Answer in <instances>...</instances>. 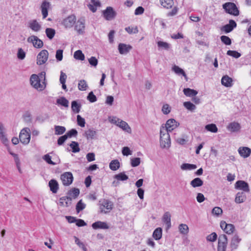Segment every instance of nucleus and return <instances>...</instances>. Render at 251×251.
Returning a JSON list of instances; mask_svg holds the SVG:
<instances>
[{"mask_svg": "<svg viewBox=\"0 0 251 251\" xmlns=\"http://www.w3.org/2000/svg\"><path fill=\"white\" fill-rule=\"evenodd\" d=\"M54 130L55 135H61L65 132L66 128L63 126H55Z\"/></svg>", "mask_w": 251, "mask_h": 251, "instance_id": "47", "label": "nucleus"}, {"mask_svg": "<svg viewBox=\"0 0 251 251\" xmlns=\"http://www.w3.org/2000/svg\"><path fill=\"white\" fill-rule=\"evenodd\" d=\"M172 70L177 75H182L185 77V79H187V77L184 71L183 70V69L179 67L178 66H173L172 67Z\"/></svg>", "mask_w": 251, "mask_h": 251, "instance_id": "34", "label": "nucleus"}, {"mask_svg": "<svg viewBox=\"0 0 251 251\" xmlns=\"http://www.w3.org/2000/svg\"><path fill=\"white\" fill-rule=\"evenodd\" d=\"M181 169L183 170H191L197 168V166L194 164L184 163L181 165Z\"/></svg>", "mask_w": 251, "mask_h": 251, "instance_id": "46", "label": "nucleus"}, {"mask_svg": "<svg viewBox=\"0 0 251 251\" xmlns=\"http://www.w3.org/2000/svg\"><path fill=\"white\" fill-rule=\"evenodd\" d=\"M72 203V198L68 196L63 197L59 199V205L63 207H68Z\"/></svg>", "mask_w": 251, "mask_h": 251, "instance_id": "24", "label": "nucleus"}, {"mask_svg": "<svg viewBox=\"0 0 251 251\" xmlns=\"http://www.w3.org/2000/svg\"><path fill=\"white\" fill-rule=\"evenodd\" d=\"M235 188L237 190L243 191L245 192L250 191L248 183L243 180H238L235 184Z\"/></svg>", "mask_w": 251, "mask_h": 251, "instance_id": "15", "label": "nucleus"}, {"mask_svg": "<svg viewBox=\"0 0 251 251\" xmlns=\"http://www.w3.org/2000/svg\"><path fill=\"white\" fill-rule=\"evenodd\" d=\"M171 144L170 136L163 126L160 130V146L161 148L168 149Z\"/></svg>", "mask_w": 251, "mask_h": 251, "instance_id": "2", "label": "nucleus"}, {"mask_svg": "<svg viewBox=\"0 0 251 251\" xmlns=\"http://www.w3.org/2000/svg\"><path fill=\"white\" fill-rule=\"evenodd\" d=\"M161 5L167 9L171 8L174 4L173 0H160Z\"/></svg>", "mask_w": 251, "mask_h": 251, "instance_id": "33", "label": "nucleus"}, {"mask_svg": "<svg viewBox=\"0 0 251 251\" xmlns=\"http://www.w3.org/2000/svg\"><path fill=\"white\" fill-rule=\"evenodd\" d=\"M116 13L111 7H108L106 10L103 11V16L107 20H111L115 16Z\"/></svg>", "mask_w": 251, "mask_h": 251, "instance_id": "20", "label": "nucleus"}, {"mask_svg": "<svg viewBox=\"0 0 251 251\" xmlns=\"http://www.w3.org/2000/svg\"><path fill=\"white\" fill-rule=\"evenodd\" d=\"M171 214L169 212H165L163 216V221L166 225L167 229L170 228L171 226Z\"/></svg>", "mask_w": 251, "mask_h": 251, "instance_id": "30", "label": "nucleus"}, {"mask_svg": "<svg viewBox=\"0 0 251 251\" xmlns=\"http://www.w3.org/2000/svg\"><path fill=\"white\" fill-rule=\"evenodd\" d=\"M30 83L34 88L39 91L44 90L46 87L45 82L44 81L41 82L39 76L35 74H33L31 75Z\"/></svg>", "mask_w": 251, "mask_h": 251, "instance_id": "3", "label": "nucleus"}, {"mask_svg": "<svg viewBox=\"0 0 251 251\" xmlns=\"http://www.w3.org/2000/svg\"><path fill=\"white\" fill-rule=\"evenodd\" d=\"M19 140L22 143L27 145L30 140V130L28 127L22 129L20 133Z\"/></svg>", "mask_w": 251, "mask_h": 251, "instance_id": "4", "label": "nucleus"}, {"mask_svg": "<svg viewBox=\"0 0 251 251\" xmlns=\"http://www.w3.org/2000/svg\"><path fill=\"white\" fill-rule=\"evenodd\" d=\"M120 162L117 159L111 161L109 164V168L112 171L117 170L120 168Z\"/></svg>", "mask_w": 251, "mask_h": 251, "instance_id": "39", "label": "nucleus"}, {"mask_svg": "<svg viewBox=\"0 0 251 251\" xmlns=\"http://www.w3.org/2000/svg\"><path fill=\"white\" fill-rule=\"evenodd\" d=\"M238 151L242 157H249L251 153V149L247 147H241L239 148Z\"/></svg>", "mask_w": 251, "mask_h": 251, "instance_id": "23", "label": "nucleus"}, {"mask_svg": "<svg viewBox=\"0 0 251 251\" xmlns=\"http://www.w3.org/2000/svg\"><path fill=\"white\" fill-rule=\"evenodd\" d=\"M221 83L226 87H230L232 85V79L228 75H225L222 78Z\"/></svg>", "mask_w": 251, "mask_h": 251, "instance_id": "27", "label": "nucleus"}, {"mask_svg": "<svg viewBox=\"0 0 251 251\" xmlns=\"http://www.w3.org/2000/svg\"><path fill=\"white\" fill-rule=\"evenodd\" d=\"M77 134V131L75 129H72L68 131L65 134L67 138H71L73 136H76Z\"/></svg>", "mask_w": 251, "mask_h": 251, "instance_id": "61", "label": "nucleus"}, {"mask_svg": "<svg viewBox=\"0 0 251 251\" xmlns=\"http://www.w3.org/2000/svg\"><path fill=\"white\" fill-rule=\"evenodd\" d=\"M87 100L91 102H94L97 101V97L93 92H91L87 96Z\"/></svg>", "mask_w": 251, "mask_h": 251, "instance_id": "63", "label": "nucleus"}, {"mask_svg": "<svg viewBox=\"0 0 251 251\" xmlns=\"http://www.w3.org/2000/svg\"><path fill=\"white\" fill-rule=\"evenodd\" d=\"M97 132L92 129H88L85 132V136L87 139H93L96 136Z\"/></svg>", "mask_w": 251, "mask_h": 251, "instance_id": "45", "label": "nucleus"}, {"mask_svg": "<svg viewBox=\"0 0 251 251\" xmlns=\"http://www.w3.org/2000/svg\"><path fill=\"white\" fill-rule=\"evenodd\" d=\"M49 58V52L46 50H42L37 55L36 63L38 65L45 64Z\"/></svg>", "mask_w": 251, "mask_h": 251, "instance_id": "8", "label": "nucleus"}, {"mask_svg": "<svg viewBox=\"0 0 251 251\" xmlns=\"http://www.w3.org/2000/svg\"><path fill=\"white\" fill-rule=\"evenodd\" d=\"M157 46L159 48L166 50H168L170 48V45L169 43L163 41H158Z\"/></svg>", "mask_w": 251, "mask_h": 251, "instance_id": "52", "label": "nucleus"}, {"mask_svg": "<svg viewBox=\"0 0 251 251\" xmlns=\"http://www.w3.org/2000/svg\"><path fill=\"white\" fill-rule=\"evenodd\" d=\"M79 194V190L78 188H74L70 190L67 193L68 196L74 199L76 198Z\"/></svg>", "mask_w": 251, "mask_h": 251, "instance_id": "36", "label": "nucleus"}, {"mask_svg": "<svg viewBox=\"0 0 251 251\" xmlns=\"http://www.w3.org/2000/svg\"><path fill=\"white\" fill-rule=\"evenodd\" d=\"M100 202V209L101 213H107L112 209L113 203L109 200L104 199Z\"/></svg>", "mask_w": 251, "mask_h": 251, "instance_id": "6", "label": "nucleus"}, {"mask_svg": "<svg viewBox=\"0 0 251 251\" xmlns=\"http://www.w3.org/2000/svg\"><path fill=\"white\" fill-rule=\"evenodd\" d=\"M178 229L180 233L186 235L189 232V227L188 226L184 224H181L178 226Z\"/></svg>", "mask_w": 251, "mask_h": 251, "instance_id": "41", "label": "nucleus"}, {"mask_svg": "<svg viewBox=\"0 0 251 251\" xmlns=\"http://www.w3.org/2000/svg\"><path fill=\"white\" fill-rule=\"evenodd\" d=\"M205 129L206 130L212 133H217L218 130L216 125L214 124H210L206 125L205 126Z\"/></svg>", "mask_w": 251, "mask_h": 251, "instance_id": "40", "label": "nucleus"}, {"mask_svg": "<svg viewBox=\"0 0 251 251\" xmlns=\"http://www.w3.org/2000/svg\"><path fill=\"white\" fill-rule=\"evenodd\" d=\"M88 85L85 80H80L78 84V88L80 91H85Z\"/></svg>", "mask_w": 251, "mask_h": 251, "instance_id": "49", "label": "nucleus"}, {"mask_svg": "<svg viewBox=\"0 0 251 251\" xmlns=\"http://www.w3.org/2000/svg\"><path fill=\"white\" fill-rule=\"evenodd\" d=\"M183 92L184 94L186 97H193L196 96L198 93L197 91L189 88H184L183 90Z\"/></svg>", "mask_w": 251, "mask_h": 251, "instance_id": "31", "label": "nucleus"}, {"mask_svg": "<svg viewBox=\"0 0 251 251\" xmlns=\"http://www.w3.org/2000/svg\"><path fill=\"white\" fill-rule=\"evenodd\" d=\"M47 163L52 165H56L59 163L60 160L55 158L56 159L54 161L51 160V158H43Z\"/></svg>", "mask_w": 251, "mask_h": 251, "instance_id": "60", "label": "nucleus"}, {"mask_svg": "<svg viewBox=\"0 0 251 251\" xmlns=\"http://www.w3.org/2000/svg\"><path fill=\"white\" fill-rule=\"evenodd\" d=\"M76 18L74 15H71L63 19L61 25L66 29L72 28L76 23Z\"/></svg>", "mask_w": 251, "mask_h": 251, "instance_id": "7", "label": "nucleus"}, {"mask_svg": "<svg viewBox=\"0 0 251 251\" xmlns=\"http://www.w3.org/2000/svg\"><path fill=\"white\" fill-rule=\"evenodd\" d=\"M80 107L81 104L78 103L77 101L74 100L72 102L71 108L74 112L76 113H79L80 111Z\"/></svg>", "mask_w": 251, "mask_h": 251, "instance_id": "43", "label": "nucleus"}, {"mask_svg": "<svg viewBox=\"0 0 251 251\" xmlns=\"http://www.w3.org/2000/svg\"><path fill=\"white\" fill-rule=\"evenodd\" d=\"M227 54L235 58H238L241 56V54L235 50H229L227 51Z\"/></svg>", "mask_w": 251, "mask_h": 251, "instance_id": "55", "label": "nucleus"}, {"mask_svg": "<svg viewBox=\"0 0 251 251\" xmlns=\"http://www.w3.org/2000/svg\"><path fill=\"white\" fill-rule=\"evenodd\" d=\"M27 41L29 43H31L33 46L37 49L42 48L44 45L43 41L35 35H31L28 37Z\"/></svg>", "mask_w": 251, "mask_h": 251, "instance_id": "9", "label": "nucleus"}, {"mask_svg": "<svg viewBox=\"0 0 251 251\" xmlns=\"http://www.w3.org/2000/svg\"><path fill=\"white\" fill-rule=\"evenodd\" d=\"M46 34L47 36L50 39H52L55 34V30L51 28H47L46 29Z\"/></svg>", "mask_w": 251, "mask_h": 251, "instance_id": "48", "label": "nucleus"}, {"mask_svg": "<svg viewBox=\"0 0 251 251\" xmlns=\"http://www.w3.org/2000/svg\"><path fill=\"white\" fill-rule=\"evenodd\" d=\"M49 186L50 188V191L53 193H56L59 188L58 183L57 181L54 179L50 180L49 182Z\"/></svg>", "mask_w": 251, "mask_h": 251, "instance_id": "28", "label": "nucleus"}, {"mask_svg": "<svg viewBox=\"0 0 251 251\" xmlns=\"http://www.w3.org/2000/svg\"><path fill=\"white\" fill-rule=\"evenodd\" d=\"M56 103L58 104L61 105L65 107L69 106V101L64 97H61L58 99L56 100Z\"/></svg>", "mask_w": 251, "mask_h": 251, "instance_id": "42", "label": "nucleus"}, {"mask_svg": "<svg viewBox=\"0 0 251 251\" xmlns=\"http://www.w3.org/2000/svg\"><path fill=\"white\" fill-rule=\"evenodd\" d=\"M63 52L62 50H58L56 51L55 58L57 61H61L63 59Z\"/></svg>", "mask_w": 251, "mask_h": 251, "instance_id": "58", "label": "nucleus"}, {"mask_svg": "<svg viewBox=\"0 0 251 251\" xmlns=\"http://www.w3.org/2000/svg\"><path fill=\"white\" fill-rule=\"evenodd\" d=\"M126 31L129 34H136L138 32V28L137 27H133L131 26H128L125 28Z\"/></svg>", "mask_w": 251, "mask_h": 251, "instance_id": "59", "label": "nucleus"}, {"mask_svg": "<svg viewBox=\"0 0 251 251\" xmlns=\"http://www.w3.org/2000/svg\"><path fill=\"white\" fill-rule=\"evenodd\" d=\"M227 244V238L226 235H220L218 238V251H226Z\"/></svg>", "mask_w": 251, "mask_h": 251, "instance_id": "11", "label": "nucleus"}, {"mask_svg": "<svg viewBox=\"0 0 251 251\" xmlns=\"http://www.w3.org/2000/svg\"><path fill=\"white\" fill-rule=\"evenodd\" d=\"M92 227L94 229H108L109 228V226L105 222L98 221L94 223L92 225Z\"/></svg>", "mask_w": 251, "mask_h": 251, "instance_id": "26", "label": "nucleus"}, {"mask_svg": "<svg viewBox=\"0 0 251 251\" xmlns=\"http://www.w3.org/2000/svg\"><path fill=\"white\" fill-rule=\"evenodd\" d=\"M221 40L226 45H230L231 44V39L228 36L223 35L221 37Z\"/></svg>", "mask_w": 251, "mask_h": 251, "instance_id": "57", "label": "nucleus"}, {"mask_svg": "<svg viewBox=\"0 0 251 251\" xmlns=\"http://www.w3.org/2000/svg\"><path fill=\"white\" fill-rule=\"evenodd\" d=\"M0 139L2 143L6 145L8 143V140L6 133V128L3 125L0 123Z\"/></svg>", "mask_w": 251, "mask_h": 251, "instance_id": "19", "label": "nucleus"}, {"mask_svg": "<svg viewBox=\"0 0 251 251\" xmlns=\"http://www.w3.org/2000/svg\"><path fill=\"white\" fill-rule=\"evenodd\" d=\"M223 8L228 14L234 16H238L239 14V11L236 5L233 2H226L223 5Z\"/></svg>", "mask_w": 251, "mask_h": 251, "instance_id": "5", "label": "nucleus"}, {"mask_svg": "<svg viewBox=\"0 0 251 251\" xmlns=\"http://www.w3.org/2000/svg\"><path fill=\"white\" fill-rule=\"evenodd\" d=\"M183 105L186 109L191 112L194 111L196 109V105L191 101H185Z\"/></svg>", "mask_w": 251, "mask_h": 251, "instance_id": "37", "label": "nucleus"}, {"mask_svg": "<svg viewBox=\"0 0 251 251\" xmlns=\"http://www.w3.org/2000/svg\"><path fill=\"white\" fill-rule=\"evenodd\" d=\"M241 240V239L237 235H235L232 237L230 243V247L232 250H235L237 248Z\"/></svg>", "mask_w": 251, "mask_h": 251, "instance_id": "29", "label": "nucleus"}, {"mask_svg": "<svg viewBox=\"0 0 251 251\" xmlns=\"http://www.w3.org/2000/svg\"><path fill=\"white\" fill-rule=\"evenodd\" d=\"M227 130L230 133H239L241 130V125L237 122L233 121L226 126Z\"/></svg>", "mask_w": 251, "mask_h": 251, "instance_id": "10", "label": "nucleus"}, {"mask_svg": "<svg viewBox=\"0 0 251 251\" xmlns=\"http://www.w3.org/2000/svg\"><path fill=\"white\" fill-rule=\"evenodd\" d=\"M77 123L80 127H84L85 125V119L81 117L79 115L77 116Z\"/></svg>", "mask_w": 251, "mask_h": 251, "instance_id": "56", "label": "nucleus"}, {"mask_svg": "<svg viewBox=\"0 0 251 251\" xmlns=\"http://www.w3.org/2000/svg\"><path fill=\"white\" fill-rule=\"evenodd\" d=\"M74 57L76 59L83 61L85 59L84 54L81 50H77L74 52Z\"/></svg>", "mask_w": 251, "mask_h": 251, "instance_id": "44", "label": "nucleus"}, {"mask_svg": "<svg viewBox=\"0 0 251 251\" xmlns=\"http://www.w3.org/2000/svg\"><path fill=\"white\" fill-rule=\"evenodd\" d=\"M236 22L232 20H229V24L222 26L221 30L225 33H229L231 32L234 28L236 27Z\"/></svg>", "mask_w": 251, "mask_h": 251, "instance_id": "18", "label": "nucleus"}, {"mask_svg": "<svg viewBox=\"0 0 251 251\" xmlns=\"http://www.w3.org/2000/svg\"><path fill=\"white\" fill-rule=\"evenodd\" d=\"M108 120L110 123L116 125L125 132L129 134L132 133L131 127L126 121L116 116H109Z\"/></svg>", "mask_w": 251, "mask_h": 251, "instance_id": "1", "label": "nucleus"}, {"mask_svg": "<svg viewBox=\"0 0 251 251\" xmlns=\"http://www.w3.org/2000/svg\"><path fill=\"white\" fill-rule=\"evenodd\" d=\"M75 29L79 34H82L85 30V24L82 20H78L75 23Z\"/></svg>", "mask_w": 251, "mask_h": 251, "instance_id": "21", "label": "nucleus"}, {"mask_svg": "<svg viewBox=\"0 0 251 251\" xmlns=\"http://www.w3.org/2000/svg\"><path fill=\"white\" fill-rule=\"evenodd\" d=\"M203 183V181L199 177H196L190 182L191 185L194 188L200 187Z\"/></svg>", "mask_w": 251, "mask_h": 251, "instance_id": "35", "label": "nucleus"}, {"mask_svg": "<svg viewBox=\"0 0 251 251\" xmlns=\"http://www.w3.org/2000/svg\"><path fill=\"white\" fill-rule=\"evenodd\" d=\"M223 212L222 209L219 207H215L212 211V213L213 215L216 216H219Z\"/></svg>", "mask_w": 251, "mask_h": 251, "instance_id": "64", "label": "nucleus"}, {"mask_svg": "<svg viewBox=\"0 0 251 251\" xmlns=\"http://www.w3.org/2000/svg\"><path fill=\"white\" fill-rule=\"evenodd\" d=\"M86 207L85 203L82 202V200H80L76 205V210L77 213H79L80 211L83 210Z\"/></svg>", "mask_w": 251, "mask_h": 251, "instance_id": "54", "label": "nucleus"}, {"mask_svg": "<svg viewBox=\"0 0 251 251\" xmlns=\"http://www.w3.org/2000/svg\"><path fill=\"white\" fill-rule=\"evenodd\" d=\"M161 111L164 114L167 115L170 113L171 107L168 104H164L162 106Z\"/></svg>", "mask_w": 251, "mask_h": 251, "instance_id": "53", "label": "nucleus"}, {"mask_svg": "<svg viewBox=\"0 0 251 251\" xmlns=\"http://www.w3.org/2000/svg\"><path fill=\"white\" fill-rule=\"evenodd\" d=\"M113 178L115 179L112 183V185L113 187H117L119 184V181H125L128 179V176L125 174L124 172L120 173L118 174L115 175Z\"/></svg>", "mask_w": 251, "mask_h": 251, "instance_id": "13", "label": "nucleus"}, {"mask_svg": "<svg viewBox=\"0 0 251 251\" xmlns=\"http://www.w3.org/2000/svg\"><path fill=\"white\" fill-rule=\"evenodd\" d=\"M162 230L161 227L156 228L153 232L152 236L156 240H159L162 237Z\"/></svg>", "mask_w": 251, "mask_h": 251, "instance_id": "38", "label": "nucleus"}, {"mask_svg": "<svg viewBox=\"0 0 251 251\" xmlns=\"http://www.w3.org/2000/svg\"><path fill=\"white\" fill-rule=\"evenodd\" d=\"M88 62L91 66L94 67H96L98 63V59L94 56H92L89 58Z\"/></svg>", "mask_w": 251, "mask_h": 251, "instance_id": "62", "label": "nucleus"}, {"mask_svg": "<svg viewBox=\"0 0 251 251\" xmlns=\"http://www.w3.org/2000/svg\"><path fill=\"white\" fill-rule=\"evenodd\" d=\"M28 27L35 32H39L41 29V25L36 20H32L28 23Z\"/></svg>", "mask_w": 251, "mask_h": 251, "instance_id": "17", "label": "nucleus"}, {"mask_svg": "<svg viewBox=\"0 0 251 251\" xmlns=\"http://www.w3.org/2000/svg\"><path fill=\"white\" fill-rule=\"evenodd\" d=\"M26 55L25 52L22 48H19L18 50L17 56L19 60H24Z\"/></svg>", "mask_w": 251, "mask_h": 251, "instance_id": "50", "label": "nucleus"}, {"mask_svg": "<svg viewBox=\"0 0 251 251\" xmlns=\"http://www.w3.org/2000/svg\"><path fill=\"white\" fill-rule=\"evenodd\" d=\"M50 6V3L47 1H44L41 5L42 14L43 19L46 18L48 15V9Z\"/></svg>", "mask_w": 251, "mask_h": 251, "instance_id": "25", "label": "nucleus"}, {"mask_svg": "<svg viewBox=\"0 0 251 251\" xmlns=\"http://www.w3.org/2000/svg\"><path fill=\"white\" fill-rule=\"evenodd\" d=\"M132 49V47L129 45L120 43L118 46V50L120 54H125L127 53Z\"/></svg>", "mask_w": 251, "mask_h": 251, "instance_id": "22", "label": "nucleus"}, {"mask_svg": "<svg viewBox=\"0 0 251 251\" xmlns=\"http://www.w3.org/2000/svg\"><path fill=\"white\" fill-rule=\"evenodd\" d=\"M70 147L72 151L74 152H78L80 150L79 148V145L78 143L76 142H72V143L70 144Z\"/></svg>", "mask_w": 251, "mask_h": 251, "instance_id": "51", "label": "nucleus"}, {"mask_svg": "<svg viewBox=\"0 0 251 251\" xmlns=\"http://www.w3.org/2000/svg\"><path fill=\"white\" fill-rule=\"evenodd\" d=\"M246 200V195L243 192H238L236 195L235 201L237 203H241L245 201Z\"/></svg>", "mask_w": 251, "mask_h": 251, "instance_id": "32", "label": "nucleus"}, {"mask_svg": "<svg viewBox=\"0 0 251 251\" xmlns=\"http://www.w3.org/2000/svg\"><path fill=\"white\" fill-rule=\"evenodd\" d=\"M60 179L64 186H69L72 183L74 177L71 172H65L61 175Z\"/></svg>", "mask_w": 251, "mask_h": 251, "instance_id": "12", "label": "nucleus"}, {"mask_svg": "<svg viewBox=\"0 0 251 251\" xmlns=\"http://www.w3.org/2000/svg\"><path fill=\"white\" fill-rule=\"evenodd\" d=\"M220 226L222 229L227 234H231L234 230V226L232 224H227L225 221H222Z\"/></svg>", "mask_w": 251, "mask_h": 251, "instance_id": "16", "label": "nucleus"}, {"mask_svg": "<svg viewBox=\"0 0 251 251\" xmlns=\"http://www.w3.org/2000/svg\"><path fill=\"white\" fill-rule=\"evenodd\" d=\"M179 126V123H177L175 119H170L167 120L165 126H163L165 127V129L167 132H171L174 129L176 128Z\"/></svg>", "mask_w": 251, "mask_h": 251, "instance_id": "14", "label": "nucleus"}]
</instances>
